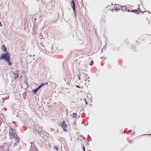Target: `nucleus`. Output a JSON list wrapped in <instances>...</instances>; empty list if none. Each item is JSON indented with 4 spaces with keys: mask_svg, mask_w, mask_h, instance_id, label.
<instances>
[{
    "mask_svg": "<svg viewBox=\"0 0 151 151\" xmlns=\"http://www.w3.org/2000/svg\"><path fill=\"white\" fill-rule=\"evenodd\" d=\"M80 69H81V70H83V68H81V67L80 68Z\"/></svg>",
    "mask_w": 151,
    "mask_h": 151,
    "instance_id": "18",
    "label": "nucleus"
},
{
    "mask_svg": "<svg viewBox=\"0 0 151 151\" xmlns=\"http://www.w3.org/2000/svg\"><path fill=\"white\" fill-rule=\"evenodd\" d=\"M2 49H3V50L5 52L6 51V50H7L6 49V47L4 45L3 46H2Z\"/></svg>",
    "mask_w": 151,
    "mask_h": 151,
    "instance_id": "11",
    "label": "nucleus"
},
{
    "mask_svg": "<svg viewBox=\"0 0 151 151\" xmlns=\"http://www.w3.org/2000/svg\"><path fill=\"white\" fill-rule=\"evenodd\" d=\"M9 60L10 59H9V61H6L9 63V65H11L12 64V63L10 62Z\"/></svg>",
    "mask_w": 151,
    "mask_h": 151,
    "instance_id": "13",
    "label": "nucleus"
},
{
    "mask_svg": "<svg viewBox=\"0 0 151 151\" xmlns=\"http://www.w3.org/2000/svg\"><path fill=\"white\" fill-rule=\"evenodd\" d=\"M14 130L12 131L11 133H9L10 138L11 139L15 138L16 139L15 141L17 140V143H18L19 141V138L17 136L16 134L14 132Z\"/></svg>",
    "mask_w": 151,
    "mask_h": 151,
    "instance_id": "1",
    "label": "nucleus"
},
{
    "mask_svg": "<svg viewBox=\"0 0 151 151\" xmlns=\"http://www.w3.org/2000/svg\"><path fill=\"white\" fill-rule=\"evenodd\" d=\"M13 74L14 75V78L16 79L19 76V74L18 73H14Z\"/></svg>",
    "mask_w": 151,
    "mask_h": 151,
    "instance_id": "9",
    "label": "nucleus"
},
{
    "mask_svg": "<svg viewBox=\"0 0 151 151\" xmlns=\"http://www.w3.org/2000/svg\"><path fill=\"white\" fill-rule=\"evenodd\" d=\"M85 101L86 104H87V105H90L91 104H89L88 102H87L86 101V99H85Z\"/></svg>",
    "mask_w": 151,
    "mask_h": 151,
    "instance_id": "14",
    "label": "nucleus"
},
{
    "mask_svg": "<svg viewBox=\"0 0 151 151\" xmlns=\"http://www.w3.org/2000/svg\"><path fill=\"white\" fill-rule=\"evenodd\" d=\"M122 10L123 11H124L125 12L128 11L129 12H137L138 11V9L137 8V9H129L127 7L125 6H124L122 7Z\"/></svg>",
    "mask_w": 151,
    "mask_h": 151,
    "instance_id": "4",
    "label": "nucleus"
},
{
    "mask_svg": "<svg viewBox=\"0 0 151 151\" xmlns=\"http://www.w3.org/2000/svg\"><path fill=\"white\" fill-rule=\"evenodd\" d=\"M10 56L9 55V53L8 52H6V54H3L1 55L0 57V60L3 59L6 61H9V60L10 59Z\"/></svg>",
    "mask_w": 151,
    "mask_h": 151,
    "instance_id": "2",
    "label": "nucleus"
},
{
    "mask_svg": "<svg viewBox=\"0 0 151 151\" xmlns=\"http://www.w3.org/2000/svg\"><path fill=\"white\" fill-rule=\"evenodd\" d=\"M82 148H83V151H85V147L84 146H83Z\"/></svg>",
    "mask_w": 151,
    "mask_h": 151,
    "instance_id": "16",
    "label": "nucleus"
},
{
    "mask_svg": "<svg viewBox=\"0 0 151 151\" xmlns=\"http://www.w3.org/2000/svg\"><path fill=\"white\" fill-rule=\"evenodd\" d=\"M79 52L80 53V54H83V52L82 51H80L78 52H77V53Z\"/></svg>",
    "mask_w": 151,
    "mask_h": 151,
    "instance_id": "15",
    "label": "nucleus"
},
{
    "mask_svg": "<svg viewBox=\"0 0 151 151\" xmlns=\"http://www.w3.org/2000/svg\"><path fill=\"white\" fill-rule=\"evenodd\" d=\"M83 65H84V67H86V65L84 64Z\"/></svg>",
    "mask_w": 151,
    "mask_h": 151,
    "instance_id": "19",
    "label": "nucleus"
},
{
    "mask_svg": "<svg viewBox=\"0 0 151 151\" xmlns=\"http://www.w3.org/2000/svg\"><path fill=\"white\" fill-rule=\"evenodd\" d=\"M76 86L78 88H80V87L79 86H77V85H76Z\"/></svg>",
    "mask_w": 151,
    "mask_h": 151,
    "instance_id": "17",
    "label": "nucleus"
},
{
    "mask_svg": "<svg viewBox=\"0 0 151 151\" xmlns=\"http://www.w3.org/2000/svg\"><path fill=\"white\" fill-rule=\"evenodd\" d=\"M53 148L57 151H58V147L56 146H55Z\"/></svg>",
    "mask_w": 151,
    "mask_h": 151,
    "instance_id": "12",
    "label": "nucleus"
},
{
    "mask_svg": "<svg viewBox=\"0 0 151 151\" xmlns=\"http://www.w3.org/2000/svg\"><path fill=\"white\" fill-rule=\"evenodd\" d=\"M120 6L118 4H115L113 5L112 4L111 9L112 11H117L120 9Z\"/></svg>",
    "mask_w": 151,
    "mask_h": 151,
    "instance_id": "3",
    "label": "nucleus"
},
{
    "mask_svg": "<svg viewBox=\"0 0 151 151\" xmlns=\"http://www.w3.org/2000/svg\"><path fill=\"white\" fill-rule=\"evenodd\" d=\"M60 126L62 127L64 130L66 131L67 129H66L67 126L65 124V121H63V122L60 123Z\"/></svg>",
    "mask_w": 151,
    "mask_h": 151,
    "instance_id": "5",
    "label": "nucleus"
},
{
    "mask_svg": "<svg viewBox=\"0 0 151 151\" xmlns=\"http://www.w3.org/2000/svg\"><path fill=\"white\" fill-rule=\"evenodd\" d=\"M105 22V19L103 16H102V18H101L100 22L101 23H104Z\"/></svg>",
    "mask_w": 151,
    "mask_h": 151,
    "instance_id": "8",
    "label": "nucleus"
},
{
    "mask_svg": "<svg viewBox=\"0 0 151 151\" xmlns=\"http://www.w3.org/2000/svg\"><path fill=\"white\" fill-rule=\"evenodd\" d=\"M71 5L72 7L73 8V12L75 13L76 12V7L74 3V2L73 0H72L71 1Z\"/></svg>",
    "mask_w": 151,
    "mask_h": 151,
    "instance_id": "6",
    "label": "nucleus"
},
{
    "mask_svg": "<svg viewBox=\"0 0 151 151\" xmlns=\"http://www.w3.org/2000/svg\"><path fill=\"white\" fill-rule=\"evenodd\" d=\"M40 89V88H39V87H38L37 88H36L34 90H33L32 91V92H33L34 93V94H35V93L37 91H38L39 90V89Z\"/></svg>",
    "mask_w": 151,
    "mask_h": 151,
    "instance_id": "10",
    "label": "nucleus"
},
{
    "mask_svg": "<svg viewBox=\"0 0 151 151\" xmlns=\"http://www.w3.org/2000/svg\"><path fill=\"white\" fill-rule=\"evenodd\" d=\"M48 84V83L47 82H46V83H42V84H41L38 87H39V88H41L42 87V86H43L45 85H47Z\"/></svg>",
    "mask_w": 151,
    "mask_h": 151,
    "instance_id": "7",
    "label": "nucleus"
}]
</instances>
